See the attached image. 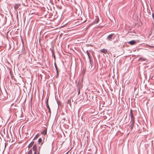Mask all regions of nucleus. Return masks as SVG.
Segmentation results:
<instances>
[{"instance_id":"f257e3e1","label":"nucleus","mask_w":154,"mask_h":154,"mask_svg":"<svg viewBox=\"0 0 154 154\" xmlns=\"http://www.w3.org/2000/svg\"><path fill=\"white\" fill-rule=\"evenodd\" d=\"M118 35L117 34L116 35H115L113 33H112L107 37L108 38H118Z\"/></svg>"},{"instance_id":"f03ea898","label":"nucleus","mask_w":154,"mask_h":154,"mask_svg":"<svg viewBox=\"0 0 154 154\" xmlns=\"http://www.w3.org/2000/svg\"><path fill=\"white\" fill-rule=\"evenodd\" d=\"M138 41L132 40L129 41L128 43L131 45H134L138 42Z\"/></svg>"},{"instance_id":"7ed1b4c3","label":"nucleus","mask_w":154,"mask_h":154,"mask_svg":"<svg viewBox=\"0 0 154 154\" xmlns=\"http://www.w3.org/2000/svg\"><path fill=\"white\" fill-rule=\"evenodd\" d=\"M130 116L131 119H134V117L131 109L130 110Z\"/></svg>"},{"instance_id":"20e7f679","label":"nucleus","mask_w":154,"mask_h":154,"mask_svg":"<svg viewBox=\"0 0 154 154\" xmlns=\"http://www.w3.org/2000/svg\"><path fill=\"white\" fill-rule=\"evenodd\" d=\"M101 52H102L105 54H106L107 52V50L106 49H103L100 50Z\"/></svg>"},{"instance_id":"39448f33","label":"nucleus","mask_w":154,"mask_h":154,"mask_svg":"<svg viewBox=\"0 0 154 154\" xmlns=\"http://www.w3.org/2000/svg\"><path fill=\"white\" fill-rule=\"evenodd\" d=\"M20 6V4H16L15 5H14V8L15 10H17L18 9L19 7Z\"/></svg>"},{"instance_id":"423d86ee","label":"nucleus","mask_w":154,"mask_h":154,"mask_svg":"<svg viewBox=\"0 0 154 154\" xmlns=\"http://www.w3.org/2000/svg\"><path fill=\"white\" fill-rule=\"evenodd\" d=\"M47 129L45 128V129L41 133V134L44 135H46L47 134Z\"/></svg>"},{"instance_id":"0eeeda50","label":"nucleus","mask_w":154,"mask_h":154,"mask_svg":"<svg viewBox=\"0 0 154 154\" xmlns=\"http://www.w3.org/2000/svg\"><path fill=\"white\" fill-rule=\"evenodd\" d=\"M46 105L48 109L49 110V112H51V109H50V108L49 107V106L48 105V100L46 102Z\"/></svg>"},{"instance_id":"6e6552de","label":"nucleus","mask_w":154,"mask_h":154,"mask_svg":"<svg viewBox=\"0 0 154 154\" xmlns=\"http://www.w3.org/2000/svg\"><path fill=\"white\" fill-rule=\"evenodd\" d=\"M34 142H31L28 145L29 148L31 147L34 145Z\"/></svg>"},{"instance_id":"1a4fd4ad","label":"nucleus","mask_w":154,"mask_h":154,"mask_svg":"<svg viewBox=\"0 0 154 154\" xmlns=\"http://www.w3.org/2000/svg\"><path fill=\"white\" fill-rule=\"evenodd\" d=\"M42 139L41 138H39L38 139V142L39 144H41V145H42L43 144V142L42 143Z\"/></svg>"},{"instance_id":"9d476101","label":"nucleus","mask_w":154,"mask_h":154,"mask_svg":"<svg viewBox=\"0 0 154 154\" xmlns=\"http://www.w3.org/2000/svg\"><path fill=\"white\" fill-rule=\"evenodd\" d=\"M67 104H69L70 106L71 107V99L68 100L67 101Z\"/></svg>"},{"instance_id":"9b49d317","label":"nucleus","mask_w":154,"mask_h":154,"mask_svg":"<svg viewBox=\"0 0 154 154\" xmlns=\"http://www.w3.org/2000/svg\"><path fill=\"white\" fill-rule=\"evenodd\" d=\"M33 149L34 151L37 150V147L36 144H35L33 147Z\"/></svg>"},{"instance_id":"f8f14e48","label":"nucleus","mask_w":154,"mask_h":154,"mask_svg":"<svg viewBox=\"0 0 154 154\" xmlns=\"http://www.w3.org/2000/svg\"><path fill=\"white\" fill-rule=\"evenodd\" d=\"M39 134H38L34 137L33 140H35L37 139L39 137Z\"/></svg>"},{"instance_id":"ddd939ff","label":"nucleus","mask_w":154,"mask_h":154,"mask_svg":"<svg viewBox=\"0 0 154 154\" xmlns=\"http://www.w3.org/2000/svg\"><path fill=\"white\" fill-rule=\"evenodd\" d=\"M131 125H133L134 123V119H131Z\"/></svg>"},{"instance_id":"4468645a","label":"nucleus","mask_w":154,"mask_h":154,"mask_svg":"<svg viewBox=\"0 0 154 154\" xmlns=\"http://www.w3.org/2000/svg\"><path fill=\"white\" fill-rule=\"evenodd\" d=\"M27 154H32V149L29 150Z\"/></svg>"},{"instance_id":"2eb2a0df","label":"nucleus","mask_w":154,"mask_h":154,"mask_svg":"<svg viewBox=\"0 0 154 154\" xmlns=\"http://www.w3.org/2000/svg\"><path fill=\"white\" fill-rule=\"evenodd\" d=\"M87 53V54L88 55V57L89 59H90V54L89 53L88 51H86Z\"/></svg>"},{"instance_id":"dca6fc26","label":"nucleus","mask_w":154,"mask_h":154,"mask_svg":"<svg viewBox=\"0 0 154 154\" xmlns=\"http://www.w3.org/2000/svg\"><path fill=\"white\" fill-rule=\"evenodd\" d=\"M34 152L33 154H37V150L36 151H35Z\"/></svg>"},{"instance_id":"f3484780","label":"nucleus","mask_w":154,"mask_h":154,"mask_svg":"<svg viewBox=\"0 0 154 154\" xmlns=\"http://www.w3.org/2000/svg\"><path fill=\"white\" fill-rule=\"evenodd\" d=\"M152 17L153 18H154V15L153 14L152 15Z\"/></svg>"},{"instance_id":"a211bd4d","label":"nucleus","mask_w":154,"mask_h":154,"mask_svg":"<svg viewBox=\"0 0 154 154\" xmlns=\"http://www.w3.org/2000/svg\"><path fill=\"white\" fill-rule=\"evenodd\" d=\"M37 154H40V152H39V151H38V153H37Z\"/></svg>"},{"instance_id":"6ab92c4d","label":"nucleus","mask_w":154,"mask_h":154,"mask_svg":"<svg viewBox=\"0 0 154 154\" xmlns=\"http://www.w3.org/2000/svg\"><path fill=\"white\" fill-rule=\"evenodd\" d=\"M40 39H39V42H40Z\"/></svg>"},{"instance_id":"aec40b11","label":"nucleus","mask_w":154,"mask_h":154,"mask_svg":"<svg viewBox=\"0 0 154 154\" xmlns=\"http://www.w3.org/2000/svg\"><path fill=\"white\" fill-rule=\"evenodd\" d=\"M68 153V152H67L66 153V154H67Z\"/></svg>"},{"instance_id":"412c9836","label":"nucleus","mask_w":154,"mask_h":154,"mask_svg":"<svg viewBox=\"0 0 154 154\" xmlns=\"http://www.w3.org/2000/svg\"><path fill=\"white\" fill-rule=\"evenodd\" d=\"M21 40H22V42H23V40H22V39H21Z\"/></svg>"}]
</instances>
